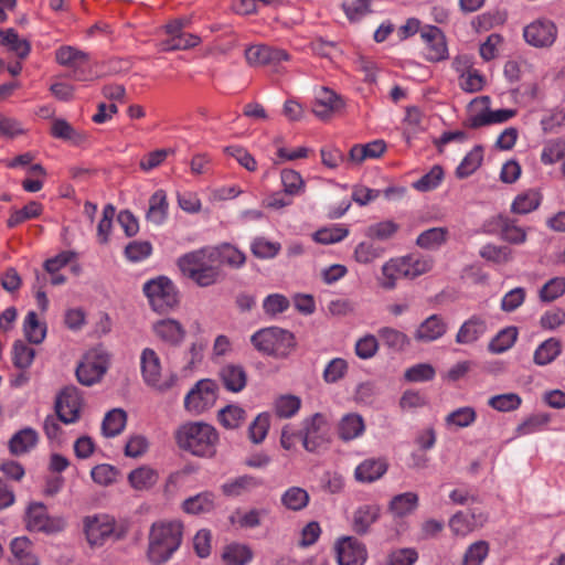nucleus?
<instances>
[{"label": "nucleus", "mask_w": 565, "mask_h": 565, "mask_svg": "<svg viewBox=\"0 0 565 565\" xmlns=\"http://www.w3.org/2000/svg\"><path fill=\"white\" fill-rule=\"evenodd\" d=\"M263 481L254 476L244 475L230 479L221 486L222 493L225 497L236 498L246 494L260 487Z\"/></svg>", "instance_id": "a878e982"}, {"label": "nucleus", "mask_w": 565, "mask_h": 565, "mask_svg": "<svg viewBox=\"0 0 565 565\" xmlns=\"http://www.w3.org/2000/svg\"><path fill=\"white\" fill-rule=\"evenodd\" d=\"M522 398L516 393L494 395L489 398L488 405L498 412H512L521 406Z\"/></svg>", "instance_id": "69168bd1"}, {"label": "nucleus", "mask_w": 565, "mask_h": 565, "mask_svg": "<svg viewBox=\"0 0 565 565\" xmlns=\"http://www.w3.org/2000/svg\"><path fill=\"white\" fill-rule=\"evenodd\" d=\"M253 557L252 548L243 543L228 544L222 552V559L226 565H248Z\"/></svg>", "instance_id": "2f4dec72"}, {"label": "nucleus", "mask_w": 565, "mask_h": 565, "mask_svg": "<svg viewBox=\"0 0 565 565\" xmlns=\"http://www.w3.org/2000/svg\"><path fill=\"white\" fill-rule=\"evenodd\" d=\"M109 366V354L102 348H94L86 352L76 369V376L81 384L92 386L99 382Z\"/></svg>", "instance_id": "0eeeda50"}, {"label": "nucleus", "mask_w": 565, "mask_h": 565, "mask_svg": "<svg viewBox=\"0 0 565 565\" xmlns=\"http://www.w3.org/2000/svg\"><path fill=\"white\" fill-rule=\"evenodd\" d=\"M418 505V495L414 492H405L395 495L390 502V510L395 516H404L413 511Z\"/></svg>", "instance_id": "a18cd8bd"}, {"label": "nucleus", "mask_w": 565, "mask_h": 565, "mask_svg": "<svg viewBox=\"0 0 565 565\" xmlns=\"http://www.w3.org/2000/svg\"><path fill=\"white\" fill-rule=\"evenodd\" d=\"M0 44L7 46L20 58H25L31 51L30 43L21 39L14 29L0 31Z\"/></svg>", "instance_id": "c9c22d12"}, {"label": "nucleus", "mask_w": 565, "mask_h": 565, "mask_svg": "<svg viewBox=\"0 0 565 565\" xmlns=\"http://www.w3.org/2000/svg\"><path fill=\"white\" fill-rule=\"evenodd\" d=\"M562 352V343L556 338H550L542 342L534 352V363L547 365L552 363Z\"/></svg>", "instance_id": "37998d69"}, {"label": "nucleus", "mask_w": 565, "mask_h": 565, "mask_svg": "<svg viewBox=\"0 0 565 565\" xmlns=\"http://www.w3.org/2000/svg\"><path fill=\"white\" fill-rule=\"evenodd\" d=\"M39 443V434L31 427L17 431L9 440V451L13 456H21L31 451Z\"/></svg>", "instance_id": "393cba45"}, {"label": "nucleus", "mask_w": 565, "mask_h": 565, "mask_svg": "<svg viewBox=\"0 0 565 565\" xmlns=\"http://www.w3.org/2000/svg\"><path fill=\"white\" fill-rule=\"evenodd\" d=\"M34 358L35 350L33 348L21 340H18L13 343L12 362L15 367L25 371L32 365Z\"/></svg>", "instance_id": "5fc2aeb1"}, {"label": "nucleus", "mask_w": 565, "mask_h": 565, "mask_svg": "<svg viewBox=\"0 0 565 565\" xmlns=\"http://www.w3.org/2000/svg\"><path fill=\"white\" fill-rule=\"evenodd\" d=\"M23 333L30 343L40 344L46 337V324L39 320L36 312L29 311L23 321Z\"/></svg>", "instance_id": "e433bc0d"}, {"label": "nucleus", "mask_w": 565, "mask_h": 565, "mask_svg": "<svg viewBox=\"0 0 565 565\" xmlns=\"http://www.w3.org/2000/svg\"><path fill=\"white\" fill-rule=\"evenodd\" d=\"M477 419V412L471 406L459 407L450 412L445 417L447 427L466 428L471 426Z\"/></svg>", "instance_id": "de8ad7c7"}, {"label": "nucleus", "mask_w": 565, "mask_h": 565, "mask_svg": "<svg viewBox=\"0 0 565 565\" xmlns=\"http://www.w3.org/2000/svg\"><path fill=\"white\" fill-rule=\"evenodd\" d=\"M420 36L426 44V60L429 62H439L448 58L446 38L439 28L434 25H426L422 29Z\"/></svg>", "instance_id": "4468645a"}, {"label": "nucleus", "mask_w": 565, "mask_h": 565, "mask_svg": "<svg viewBox=\"0 0 565 565\" xmlns=\"http://www.w3.org/2000/svg\"><path fill=\"white\" fill-rule=\"evenodd\" d=\"M379 515L380 509L377 505L366 504L360 507L353 515V530L359 534L366 533Z\"/></svg>", "instance_id": "a19ab883"}, {"label": "nucleus", "mask_w": 565, "mask_h": 565, "mask_svg": "<svg viewBox=\"0 0 565 565\" xmlns=\"http://www.w3.org/2000/svg\"><path fill=\"white\" fill-rule=\"evenodd\" d=\"M215 252L218 253L217 265L220 267L221 264H226L230 267L239 268L246 262L245 253L230 244L215 247Z\"/></svg>", "instance_id": "3c124183"}, {"label": "nucleus", "mask_w": 565, "mask_h": 565, "mask_svg": "<svg viewBox=\"0 0 565 565\" xmlns=\"http://www.w3.org/2000/svg\"><path fill=\"white\" fill-rule=\"evenodd\" d=\"M404 262V277L415 278L429 271L433 267V262L428 257L408 255L401 257Z\"/></svg>", "instance_id": "09e8293b"}, {"label": "nucleus", "mask_w": 565, "mask_h": 565, "mask_svg": "<svg viewBox=\"0 0 565 565\" xmlns=\"http://www.w3.org/2000/svg\"><path fill=\"white\" fill-rule=\"evenodd\" d=\"M565 157V139L555 138L546 141L541 152V162L545 166H552L564 160Z\"/></svg>", "instance_id": "603ef678"}, {"label": "nucleus", "mask_w": 565, "mask_h": 565, "mask_svg": "<svg viewBox=\"0 0 565 565\" xmlns=\"http://www.w3.org/2000/svg\"><path fill=\"white\" fill-rule=\"evenodd\" d=\"M86 540L92 547H100L108 540L120 541L129 532L128 520H116L109 514L87 515L83 520Z\"/></svg>", "instance_id": "20e7f679"}, {"label": "nucleus", "mask_w": 565, "mask_h": 565, "mask_svg": "<svg viewBox=\"0 0 565 565\" xmlns=\"http://www.w3.org/2000/svg\"><path fill=\"white\" fill-rule=\"evenodd\" d=\"M300 407V397L292 394L279 395L273 402L275 415L284 419L294 417L299 412Z\"/></svg>", "instance_id": "4c0bfd02"}, {"label": "nucleus", "mask_w": 565, "mask_h": 565, "mask_svg": "<svg viewBox=\"0 0 565 565\" xmlns=\"http://www.w3.org/2000/svg\"><path fill=\"white\" fill-rule=\"evenodd\" d=\"M55 61L71 70L72 78L76 81H88L93 78L92 61L87 52L75 46L63 45L55 51Z\"/></svg>", "instance_id": "6e6552de"}, {"label": "nucleus", "mask_w": 565, "mask_h": 565, "mask_svg": "<svg viewBox=\"0 0 565 565\" xmlns=\"http://www.w3.org/2000/svg\"><path fill=\"white\" fill-rule=\"evenodd\" d=\"M447 330L446 320L439 315H431L416 328L414 339L419 343H430L444 337Z\"/></svg>", "instance_id": "a211bd4d"}, {"label": "nucleus", "mask_w": 565, "mask_h": 565, "mask_svg": "<svg viewBox=\"0 0 565 565\" xmlns=\"http://www.w3.org/2000/svg\"><path fill=\"white\" fill-rule=\"evenodd\" d=\"M246 418V412L238 405H228L218 412V420L227 429L238 428Z\"/></svg>", "instance_id": "4d7b16f0"}, {"label": "nucleus", "mask_w": 565, "mask_h": 565, "mask_svg": "<svg viewBox=\"0 0 565 565\" xmlns=\"http://www.w3.org/2000/svg\"><path fill=\"white\" fill-rule=\"evenodd\" d=\"M335 555L339 565H363L366 561V548L358 540L347 536L335 544Z\"/></svg>", "instance_id": "2eb2a0df"}, {"label": "nucleus", "mask_w": 565, "mask_h": 565, "mask_svg": "<svg viewBox=\"0 0 565 565\" xmlns=\"http://www.w3.org/2000/svg\"><path fill=\"white\" fill-rule=\"evenodd\" d=\"M218 394V385L210 379L200 380L185 395L184 407L193 414H201L211 408Z\"/></svg>", "instance_id": "9d476101"}, {"label": "nucleus", "mask_w": 565, "mask_h": 565, "mask_svg": "<svg viewBox=\"0 0 565 565\" xmlns=\"http://www.w3.org/2000/svg\"><path fill=\"white\" fill-rule=\"evenodd\" d=\"M542 193L537 189H529L515 196L511 204V212L525 215L539 209Z\"/></svg>", "instance_id": "7c9ffc66"}, {"label": "nucleus", "mask_w": 565, "mask_h": 565, "mask_svg": "<svg viewBox=\"0 0 565 565\" xmlns=\"http://www.w3.org/2000/svg\"><path fill=\"white\" fill-rule=\"evenodd\" d=\"M223 386L232 393L242 392L247 385V372L244 366L234 363L223 365L218 371Z\"/></svg>", "instance_id": "4be33fe9"}, {"label": "nucleus", "mask_w": 565, "mask_h": 565, "mask_svg": "<svg viewBox=\"0 0 565 565\" xmlns=\"http://www.w3.org/2000/svg\"><path fill=\"white\" fill-rule=\"evenodd\" d=\"M127 415L122 409L115 408L109 411L102 424L103 435L115 437L119 435L126 426Z\"/></svg>", "instance_id": "c03bdc74"}, {"label": "nucleus", "mask_w": 565, "mask_h": 565, "mask_svg": "<svg viewBox=\"0 0 565 565\" xmlns=\"http://www.w3.org/2000/svg\"><path fill=\"white\" fill-rule=\"evenodd\" d=\"M384 253L385 248L371 239L359 243L354 248L353 257L359 264L369 265L381 258Z\"/></svg>", "instance_id": "ea45409f"}, {"label": "nucleus", "mask_w": 565, "mask_h": 565, "mask_svg": "<svg viewBox=\"0 0 565 565\" xmlns=\"http://www.w3.org/2000/svg\"><path fill=\"white\" fill-rule=\"evenodd\" d=\"M487 332V322L479 316H472L466 320L456 334L458 344H471L478 341Z\"/></svg>", "instance_id": "b1692460"}, {"label": "nucleus", "mask_w": 565, "mask_h": 565, "mask_svg": "<svg viewBox=\"0 0 565 565\" xmlns=\"http://www.w3.org/2000/svg\"><path fill=\"white\" fill-rule=\"evenodd\" d=\"M377 333L383 344L395 352L403 351L409 344V338L394 328L384 327Z\"/></svg>", "instance_id": "49530a36"}, {"label": "nucleus", "mask_w": 565, "mask_h": 565, "mask_svg": "<svg viewBox=\"0 0 565 565\" xmlns=\"http://www.w3.org/2000/svg\"><path fill=\"white\" fill-rule=\"evenodd\" d=\"M42 211H43V207L39 202L31 201L21 210L12 211V213L10 214V217L7 221V225H8V227H11V228L15 227L28 220L39 217L41 215Z\"/></svg>", "instance_id": "6e6d98bb"}, {"label": "nucleus", "mask_w": 565, "mask_h": 565, "mask_svg": "<svg viewBox=\"0 0 565 565\" xmlns=\"http://www.w3.org/2000/svg\"><path fill=\"white\" fill-rule=\"evenodd\" d=\"M154 311L164 312L178 303V292L173 282L164 276L148 280L142 288Z\"/></svg>", "instance_id": "423d86ee"}, {"label": "nucleus", "mask_w": 565, "mask_h": 565, "mask_svg": "<svg viewBox=\"0 0 565 565\" xmlns=\"http://www.w3.org/2000/svg\"><path fill=\"white\" fill-rule=\"evenodd\" d=\"M310 497L301 487L288 488L280 498L281 504L289 511H301L309 504Z\"/></svg>", "instance_id": "58836bf2"}, {"label": "nucleus", "mask_w": 565, "mask_h": 565, "mask_svg": "<svg viewBox=\"0 0 565 565\" xmlns=\"http://www.w3.org/2000/svg\"><path fill=\"white\" fill-rule=\"evenodd\" d=\"M183 525L179 521H159L149 533L148 558L153 565H162L177 552L182 542Z\"/></svg>", "instance_id": "f03ea898"}, {"label": "nucleus", "mask_w": 565, "mask_h": 565, "mask_svg": "<svg viewBox=\"0 0 565 565\" xmlns=\"http://www.w3.org/2000/svg\"><path fill=\"white\" fill-rule=\"evenodd\" d=\"M158 472L148 466H141L134 469L128 475V482L135 490H148L158 481Z\"/></svg>", "instance_id": "f704fd0d"}, {"label": "nucleus", "mask_w": 565, "mask_h": 565, "mask_svg": "<svg viewBox=\"0 0 565 565\" xmlns=\"http://www.w3.org/2000/svg\"><path fill=\"white\" fill-rule=\"evenodd\" d=\"M481 258L495 264H507L513 258L512 249L508 246L487 244L479 250Z\"/></svg>", "instance_id": "052dcab7"}, {"label": "nucleus", "mask_w": 565, "mask_h": 565, "mask_svg": "<svg viewBox=\"0 0 565 565\" xmlns=\"http://www.w3.org/2000/svg\"><path fill=\"white\" fill-rule=\"evenodd\" d=\"M302 445L308 451H316L330 440V424L326 415L316 413L302 420L300 431Z\"/></svg>", "instance_id": "1a4fd4ad"}, {"label": "nucleus", "mask_w": 565, "mask_h": 565, "mask_svg": "<svg viewBox=\"0 0 565 565\" xmlns=\"http://www.w3.org/2000/svg\"><path fill=\"white\" fill-rule=\"evenodd\" d=\"M250 342L258 352L275 358L288 356L296 345L294 334L278 327L258 330L250 337Z\"/></svg>", "instance_id": "39448f33"}, {"label": "nucleus", "mask_w": 565, "mask_h": 565, "mask_svg": "<svg viewBox=\"0 0 565 565\" xmlns=\"http://www.w3.org/2000/svg\"><path fill=\"white\" fill-rule=\"evenodd\" d=\"M215 247L205 246L180 256L177 265L181 273L192 279L200 287L214 285L220 276Z\"/></svg>", "instance_id": "f257e3e1"}, {"label": "nucleus", "mask_w": 565, "mask_h": 565, "mask_svg": "<svg viewBox=\"0 0 565 565\" xmlns=\"http://www.w3.org/2000/svg\"><path fill=\"white\" fill-rule=\"evenodd\" d=\"M216 495L212 491H203L185 499L182 502V509L188 514H205L215 509Z\"/></svg>", "instance_id": "bb28decb"}, {"label": "nucleus", "mask_w": 565, "mask_h": 565, "mask_svg": "<svg viewBox=\"0 0 565 565\" xmlns=\"http://www.w3.org/2000/svg\"><path fill=\"white\" fill-rule=\"evenodd\" d=\"M245 57L249 65L260 66L267 64H278L289 60V54L281 49L271 47L264 44L250 45L245 50Z\"/></svg>", "instance_id": "f3484780"}, {"label": "nucleus", "mask_w": 565, "mask_h": 565, "mask_svg": "<svg viewBox=\"0 0 565 565\" xmlns=\"http://www.w3.org/2000/svg\"><path fill=\"white\" fill-rule=\"evenodd\" d=\"M490 103L491 99L488 96H479L471 100L465 126L471 129L489 126Z\"/></svg>", "instance_id": "5701e85b"}, {"label": "nucleus", "mask_w": 565, "mask_h": 565, "mask_svg": "<svg viewBox=\"0 0 565 565\" xmlns=\"http://www.w3.org/2000/svg\"><path fill=\"white\" fill-rule=\"evenodd\" d=\"M404 277V262L399 258H392L382 266V277L380 285L382 288L391 290L396 286L397 279Z\"/></svg>", "instance_id": "79ce46f5"}, {"label": "nucleus", "mask_w": 565, "mask_h": 565, "mask_svg": "<svg viewBox=\"0 0 565 565\" xmlns=\"http://www.w3.org/2000/svg\"><path fill=\"white\" fill-rule=\"evenodd\" d=\"M556 24L548 19H536L523 29L525 42L537 49L550 47L557 39Z\"/></svg>", "instance_id": "9b49d317"}, {"label": "nucleus", "mask_w": 565, "mask_h": 565, "mask_svg": "<svg viewBox=\"0 0 565 565\" xmlns=\"http://www.w3.org/2000/svg\"><path fill=\"white\" fill-rule=\"evenodd\" d=\"M565 294V277H554L546 281L539 291L542 302H552Z\"/></svg>", "instance_id": "e2e57ef3"}, {"label": "nucleus", "mask_w": 565, "mask_h": 565, "mask_svg": "<svg viewBox=\"0 0 565 565\" xmlns=\"http://www.w3.org/2000/svg\"><path fill=\"white\" fill-rule=\"evenodd\" d=\"M140 367L142 379L147 385L157 387L161 391L169 387L161 382V361L153 349L146 348L140 354Z\"/></svg>", "instance_id": "dca6fc26"}, {"label": "nucleus", "mask_w": 565, "mask_h": 565, "mask_svg": "<svg viewBox=\"0 0 565 565\" xmlns=\"http://www.w3.org/2000/svg\"><path fill=\"white\" fill-rule=\"evenodd\" d=\"M281 249L278 242L268 241L263 236L255 237L250 243V250L256 258H274Z\"/></svg>", "instance_id": "bf43d9fd"}, {"label": "nucleus", "mask_w": 565, "mask_h": 565, "mask_svg": "<svg viewBox=\"0 0 565 565\" xmlns=\"http://www.w3.org/2000/svg\"><path fill=\"white\" fill-rule=\"evenodd\" d=\"M10 550L17 565H39V558L33 551V544L26 536L11 541Z\"/></svg>", "instance_id": "cd10ccee"}, {"label": "nucleus", "mask_w": 565, "mask_h": 565, "mask_svg": "<svg viewBox=\"0 0 565 565\" xmlns=\"http://www.w3.org/2000/svg\"><path fill=\"white\" fill-rule=\"evenodd\" d=\"M344 103L337 93L328 87H320L316 93L312 106L313 114L320 119H328L334 111L341 109Z\"/></svg>", "instance_id": "aec40b11"}, {"label": "nucleus", "mask_w": 565, "mask_h": 565, "mask_svg": "<svg viewBox=\"0 0 565 565\" xmlns=\"http://www.w3.org/2000/svg\"><path fill=\"white\" fill-rule=\"evenodd\" d=\"M448 236V230L446 227H431L422 232L416 244L420 248L435 249L446 243Z\"/></svg>", "instance_id": "8fccbe9b"}, {"label": "nucleus", "mask_w": 565, "mask_h": 565, "mask_svg": "<svg viewBox=\"0 0 565 565\" xmlns=\"http://www.w3.org/2000/svg\"><path fill=\"white\" fill-rule=\"evenodd\" d=\"M386 149L383 140H374L365 145H355L351 148L349 157L354 163H362L366 159H376L381 157Z\"/></svg>", "instance_id": "72a5a7b5"}, {"label": "nucleus", "mask_w": 565, "mask_h": 565, "mask_svg": "<svg viewBox=\"0 0 565 565\" xmlns=\"http://www.w3.org/2000/svg\"><path fill=\"white\" fill-rule=\"evenodd\" d=\"M56 413L61 422L65 424L75 423L79 418L82 397L74 386L65 387L57 396Z\"/></svg>", "instance_id": "ddd939ff"}, {"label": "nucleus", "mask_w": 565, "mask_h": 565, "mask_svg": "<svg viewBox=\"0 0 565 565\" xmlns=\"http://www.w3.org/2000/svg\"><path fill=\"white\" fill-rule=\"evenodd\" d=\"M201 42L200 36L183 32L180 35L174 36L173 39H167L159 43V50L162 52L169 51H178V50H189L199 45Z\"/></svg>", "instance_id": "864d4df0"}, {"label": "nucleus", "mask_w": 565, "mask_h": 565, "mask_svg": "<svg viewBox=\"0 0 565 565\" xmlns=\"http://www.w3.org/2000/svg\"><path fill=\"white\" fill-rule=\"evenodd\" d=\"M489 554V544L486 541L472 543L465 552L462 565H481Z\"/></svg>", "instance_id": "774afa93"}, {"label": "nucleus", "mask_w": 565, "mask_h": 565, "mask_svg": "<svg viewBox=\"0 0 565 565\" xmlns=\"http://www.w3.org/2000/svg\"><path fill=\"white\" fill-rule=\"evenodd\" d=\"M482 158V148L475 147L465 156L460 164L457 167L456 175L459 179L471 175L480 167Z\"/></svg>", "instance_id": "13d9d810"}, {"label": "nucleus", "mask_w": 565, "mask_h": 565, "mask_svg": "<svg viewBox=\"0 0 565 565\" xmlns=\"http://www.w3.org/2000/svg\"><path fill=\"white\" fill-rule=\"evenodd\" d=\"M26 527L32 532L54 533L61 531L65 522L62 519H52L41 503H33L26 511Z\"/></svg>", "instance_id": "f8f14e48"}, {"label": "nucleus", "mask_w": 565, "mask_h": 565, "mask_svg": "<svg viewBox=\"0 0 565 565\" xmlns=\"http://www.w3.org/2000/svg\"><path fill=\"white\" fill-rule=\"evenodd\" d=\"M178 446L198 457H212L216 451L218 434L204 422H189L175 431Z\"/></svg>", "instance_id": "7ed1b4c3"}, {"label": "nucleus", "mask_w": 565, "mask_h": 565, "mask_svg": "<svg viewBox=\"0 0 565 565\" xmlns=\"http://www.w3.org/2000/svg\"><path fill=\"white\" fill-rule=\"evenodd\" d=\"M387 471V462L384 459L369 458L356 468L354 476L360 482H373Z\"/></svg>", "instance_id": "c756f323"}, {"label": "nucleus", "mask_w": 565, "mask_h": 565, "mask_svg": "<svg viewBox=\"0 0 565 565\" xmlns=\"http://www.w3.org/2000/svg\"><path fill=\"white\" fill-rule=\"evenodd\" d=\"M365 430V424L361 415L356 413L345 414L339 422L338 434L340 439L350 441L359 438Z\"/></svg>", "instance_id": "c85d7f7f"}, {"label": "nucleus", "mask_w": 565, "mask_h": 565, "mask_svg": "<svg viewBox=\"0 0 565 565\" xmlns=\"http://www.w3.org/2000/svg\"><path fill=\"white\" fill-rule=\"evenodd\" d=\"M269 427L270 414L267 412L258 414L248 427V436L252 443L262 444L268 434Z\"/></svg>", "instance_id": "680f3d73"}, {"label": "nucleus", "mask_w": 565, "mask_h": 565, "mask_svg": "<svg viewBox=\"0 0 565 565\" xmlns=\"http://www.w3.org/2000/svg\"><path fill=\"white\" fill-rule=\"evenodd\" d=\"M486 521L487 515L481 511L458 512L449 520V527L454 534L465 536L482 526Z\"/></svg>", "instance_id": "412c9836"}, {"label": "nucleus", "mask_w": 565, "mask_h": 565, "mask_svg": "<svg viewBox=\"0 0 565 565\" xmlns=\"http://www.w3.org/2000/svg\"><path fill=\"white\" fill-rule=\"evenodd\" d=\"M444 179V170L440 166H434L426 174L413 183V188L419 192H428L436 189Z\"/></svg>", "instance_id": "338daca9"}, {"label": "nucleus", "mask_w": 565, "mask_h": 565, "mask_svg": "<svg viewBox=\"0 0 565 565\" xmlns=\"http://www.w3.org/2000/svg\"><path fill=\"white\" fill-rule=\"evenodd\" d=\"M154 335L170 347L180 345L185 338L184 327L175 319H161L152 324Z\"/></svg>", "instance_id": "6ab92c4d"}, {"label": "nucleus", "mask_w": 565, "mask_h": 565, "mask_svg": "<svg viewBox=\"0 0 565 565\" xmlns=\"http://www.w3.org/2000/svg\"><path fill=\"white\" fill-rule=\"evenodd\" d=\"M168 200L163 190L156 191L149 199L147 220L156 225H161L168 216Z\"/></svg>", "instance_id": "473e14b6"}, {"label": "nucleus", "mask_w": 565, "mask_h": 565, "mask_svg": "<svg viewBox=\"0 0 565 565\" xmlns=\"http://www.w3.org/2000/svg\"><path fill=\"white\" fill-rule=\"evenodd\" d=\"M518 331L510 327L501 330L489 343V350L492 353H503L509 350L516 341Z\"/></svg>", "instance_id": "0e129e2a"}]
</instances>
